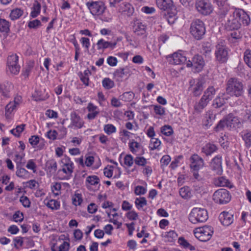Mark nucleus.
Listing matches in <instances>:
<instances>
[{
    "instance_id": "f257e3e1",
    "label": "nucleus",
    "mask_w": 251,
    "mask_h": 251,
    "mask_svg": "<svg viewBox=\"0 0 251 251\" xmlns=\"http://www.w3.org/2000/svg\"><path fill=\"white\" fill-rule=\"evenodd\" d=\"M90 13L94 17H99L103 22H110L112 16L108 12H106V6L102 1H90L86 3Z\"/></svg>"
},
{
    "instance_id": "f03ea898",
    "label": "nucleus",
    "mask_w": 251,
    "mask_h": 251,
    "mask_svg": "<svg viewBox=\"0 0 251 251\" xmlns=\"http://www.w3.org/2000/svg\"><path fill=\"white\" fill-rule=\"evenodd\" d=\"M157 7L161 10L167 11L166 15L168 22L170 24L174 23L177 19V10L172 0H156Z\"/></svg>"
},
{
    "instance_id": "7ed1b4c3",
    "label": "nucleus",
    "mask_w": 251,
    "mask_h": 251,
    "mask_svg": "<svg viewBox=\"0 0 251 251\" xmlns=\"http://www.w3.org/2000/svg\"><path fill=\"white\" fill-rule=\"evenodd\" d=\"M226 92L232 97H241L244 93L243 83L236 78H229L226 83Z\"/></svg>"
},
{
    "instance_id": "20e7f679",
    "label": "nucleus",
    "mask_w": 251,
    "mask_h": 251,
    "mask_svg": "<svg viewBox=\"0 0 251 251\" xmlns=\"http://www.w3.org/2000/svg\"><path fill=\"white\" fill-rule=\"evenodd\" d=\"M216 90L213 86L208 87L204 92L203 95L194 105V109L198 113H201L207 105L209 102L213 98Z\"/></svg>"
},
{
    "instance_id": "39448f33",
    "label": "nucleus",
    "mask_w": 251,
    "mask_h": 251,
    "mask_svg": "<svg viewBox=\"0 0 251 251\" xmlns=\"http://www.w3.org/2000/svg\"><path fill=\"white\" fill-rule=\"evenodd\" d=\"M208 213L204 208H194L189 214V221L193 224L203 223L208 219Z\"/></svg>"
},
{
    "instance_id": "423d86ee",
    "label": "nucleus",
    "mask_w": 251,
    "mask_h": 251,
    "mask_svg": "<svg viewBox=\"0 0 251 251\" xmlns=\"http://www.w3.org/2000/svg\"><path fill=\"white\" fill-rule=\"evenodd\" d=\"M190 33L196 39H201L205 33L203 22L199 19L193 21L190 26Z\"/></svg>"
},
{
    "instance_id": "0eeeda50",
    "label": "nucleus",
    "mask_w": 251,
    "mask_h": 251,
    "mask_svg": "<svg viewBox=\"0 0 251 251\" xmlns=\"http://www.w3.org/2000/svg\"><path fill=\"white\" fill-rule=\"evenodd\" d=\"M216 59L220 63H225L228 59V49L225 41L219 40L216 46L215 51Z\"/></svg>"
},
{
    "instance_id": "6e6552de",
    "label": "nucleus",
    "mask_w": 251,
    "mask_h": 251,
    "mask_svg": "<svg viewBox=\"0 0 251 251\" xmlns=\"http://www.w3.org/2000/svg\"><path fill=\"white\" fill-rule=\"evenodd\" d=\"M61 169L58 170V172H62L65 174L62 179H69L72 176L75 168L74 163L70 157L64 156L61 160Z\"/></svg>"
},
{
    "instance_id": "1a4fd4ad",
    "label": "nucleus",
    "mask_w": 251,
    "mask_h": 251,
    "mask_svg": "<svg viewBox=\"0 0 251 251\" xmlns=\"http://www.w3.org/2000/svg\"><path fill=\"white\" fill-rule=\"evenodd\" d=\"M213 227L206 226L196 228L194 231L195 237L202 242H206L209 240L213 234Z\"/></svg>"
},
{
    "instance_id": "9d476101",
    "label": "nucleus",
    "mask_w": 251,
    "mask_h": 251,
    "mask_svg": "<svg viewBox=\"0 0 251 251\" xmlns=\"http://www.w3.org/2000/svg\"><path fill=\"white\" fill-rule=\"evenodd\" d=\"M21 67L19 64V56L17 54L9 55L7 59V70L13 75H18L20 71Z\"/></svg>"
},
{
    "instance_id": "9b49d317",
    "label": "nucleus",
    "mask_w": 251,
    "mask_h": 251,
    "mask_svg": "<svg viewBox=\"0 0 251 251\" xmlns=\"http://www.w3.org/2000/svg\"><path fill=\"white\" fill-rule=\"evenodd\" d=\"M231 199L229 192L225 189H219L216 191L213 195V201L221 204L228 203Z\"/></svg>"
},
{
    "instance_id": "f8f14e48",
    "label": "nucleus",
    "mask_w": 251,
    "mask_h": 251,
    "mask_svg": "<svg viewBox=\"0 0 251 251\" xmlns=\"http://www.w3.org/2000/svg\"><path fill=\"white\" fill-rule=\"evenodd\" d=\"M195 7L198 12L203 15L210 14L212 10V6L209 0H197Z\"/></svg>"
},
{
    "instance_id": "ddd939ff",
    "label": "nucleus",
    "mask_w": 251,
    "mask_h": 251,
    "mask_svg": "<svg viewBox=\"0 0 251 251\" xmlns=\"http://www.w3.org/2000/svg\"><path fill=\"white\" fill-rule=\"evenodd\" d=\"M238 13L233 11L229 15L225 22V28L228 30H238L241 27L240 22L237 19Z\"/></svg>"
},
{
    "instance_id": "4468645a",
    "label": "nucleus",
    "mask_w": 251,
    "mask_h": 251,
    "mask_svg": "<svg viewBox=\"0 0 251 251\" xmlns=\"http://www.w3.org/2000/svg\"><path fill=\"white\" fill-rule=\"evenodd\" d=\"M204 65V61L201 56L196 55L192 58V61L189 60L186 63L188 67H193L196 72L201 71Z\"/></svg>"
},
{
    "instance_id": "2eb2a0df",
    "label": "nucleus",
    "mask_w": 251,
    "mask_h": 251,
    "mask_svg": "<svg viewBox=\"0 0 251 251\" xmlns=\"http://www.w3.org/2000/svg\"><path fill=\"white\" fill-rule=\"evenodd\" d=\"M71 123L68 126L69 128L73 129H79L82 128L84 124L83 119L75 112H73L70 114Z\"/></svg>"
},
{
    "instance_id": "dca6fc26",
    "label": "nucleus",
    "mask_w": 251,
    "mask_h": 251,
    "mask_svg": "<svg viewBox=\"0 0 251 251\" xmlns=\"http://www.w3.org/2000/svg\"><path fill=\"white\" fill-rule=\"evenodd\" d=\"M210 167L217 175H221L223 173L222 156L220 155L215 156L211 160Z\"/></svg>"
},
{
    "instance_id": "f3484780",
    "label": "nucleus",
    "mask_w": 251,
    "mask_h": 251,
    "mask_svg": "<svg viewBox=\"0 0 251 251\" xmlns=\"http://www.w3.org/2000/svg\"><path fill=\"white\" fill-rule=\"evenodd\" d=\"M226 126L230 129H236L242 126V123L237 117L229 114L226 118Z\"/></svg>"
},
{
    "instance_id": "a211bd4d",
    "label": "nucleus",
    "mask_w": 251,
    "mask_h": 251,
    "mask_svg": "<svg viewBox=\"0 0 251 251\" xmlns=\"http://www.w3.org/2000/svg\"><path fill=\"white\" fill-rule=\"evenodd\" d=\"M190 167L194 171H197L204 166L203 159L197 154H193L190 158Z\"/></svg>"
},
{
    "instance_id": "6ab92c4d",
    "label": "nucleus",
    "mask_w": 251,
    "mask_h": 251,
    "mask_svg": "<svg viewBox=\"0 0 251 251\" xmlns=\"http://www.w3.org/2000/svg\"><path fill=\"white\" fill-rule=\"evenodd\" d=\"M86 108L88 113L86 118L89 121L96 119L100 113L98 107L92 102L88 104Z\"/></svg>"
},
{
    "instance_id": "aec40b11",
    "label": "nucleus",
    "mask_w": 251,
    "mask_h": 251,
    "mask_svg": "<svg viewBox=\"0 0 251 251\" xmlns=\"http://www.w3.org/2000/svg\"><path fill=\"white\" fill-rule=\"evenodd\" d=\"M170 63L174 65H179L186 61V56L182 53L176 52L169 56Z\"/></svg>"
},
{
    "instance_id": "412c9836",
    "label": "nucleus",
    "mask_w": 251,
    "mask_h": 251,
    "mask_svg": "<svg viewBox=\"0 0 251 251\" xmlns=\"http://www.w3.org/2000/svg\"><path fill=\"white\" fill-rule=\"evenodd\" d=\"M233 12L238 13L237 19L239 22H240L241 25L242 24L245 26H247L250 24V18L249 15L244 10L238 9H235Z\"/></svg>"
},
{
    "instance_id": "4be33fe9",
    "label": "nucleus",
    "mask_w": 251,
    "mask_h": 251,
    "mask_svg": "<svg viewBox=\"0 0 251 251\" xmlns=\"http://www.w3.org/2000/svg\"><path fill=\"white\" fill-rule=\"evenodd\" d=\"M219 220L225 226H228L233 222V214L228 212L223 211L219 215Z\"/></svg>"
},
{
    "instance_id": "5701e85b",
    "label": "nucleus",
    "mask_w": 251,
    "mask_h": 251,
    "mask_svg": "<svg viewBox=\"0 0 251 251\" xmlns=\"http://www.w3.org/2000/svg\"><path fill=\"white\" fill-rule=\"evenodd\" d=\"M129 148L130 151L133 154L142 155L145 153L143 146L134 140L129 143Z\"/></svg>"
},
{
    "instance_id": "b1692460",
    "label": "nucleus",
    "mask_w": 251,
    "mask_h": 251,
    "mask_svg": "<svg viewBox=\"0 0 251 251\" xmlns=\"http://www.w3.org/2000/svg\"><path fill=\"white\" fill-rule=\"evenodd\" d=\"M57 170V164L56 161L53 159L48 160L45 164V171L48 175L51 176L55 175Z\"/></svg>"
},
{
    "instance_id": "393cba45",
    "label": "nucleus",
    "mask_w": 251,
    "mask_h": 251,
    "mask_svg": "<svg viewBox=\"0 0 251 251\" xmlns=\"http://www.w3.org/2000/svg\"><path fill=\"white\" fill-rule=\"evenodd\" d=\"M217 4L219 8V14L222 16H225L229 9V6L227 0H213Z\"/></svg>"
},
{
    "instance_id": "a878e982",
    "label": "nucleus",
    "mask_w": 251,
    "mask_h": 251,
    "mask_svg": "<svg viewBox=\"0 0 251 251\" xmlns=\"http://www.w3.org/2000/svg\"><path fill=\"white\" fill-rule=\"evenodd\" d=\"M130 75L129 69L126 67L117 69L114 73V76L117 81H121L126 77Z\"/></svg>"
},
{
    "instance_id": "bb28decb",
    "label": "nucleus",
    "mask_w": 251,
    "mask_h": 251,
    "mask_svg": "<svg viewBox=\"0 0 251 251\" xmlns=\"http://www.w3.org/2000/svg\"><path fill=\"white\" fill-rule=\"evenodd\" d=\"M133 31L137 35L147 36L146 26L139 21L137 20L134 22Z\"/></svg>"
},
{
    "instance_id": "cd10ccee",
    "label": "nucleus",
    "mask_w": 251,
    "mask_h": 251,
    "mask_svg": "<svg viewBox=\"0 0 251 251\" xmlns=\"http://www.w3.org/2000/svg\"><path fill=\"white\" fill-rule=\"evenodd\" d=\"M119 10L122 14L130 16L133 13L134 9L129 3L124 2L120 5Z\"/></svg>"
},
{
    "instance_id": "c85d7f7f",
    "label": "nucleus",
    "mask_w": 251,
    "mask_h": 251,
    "mask_svg": "<svg viewBox=\"0 0 251 251\" xmlns=\"http://www.w3.org/2000/svg\"><path fill=\"white\" fill-rule=\"evenodd\" d=\"M218 150V147L213 143H206L201 149V152L206 156L211 155Z\"/></svg>"
},
{
    "instance_id": "c756f323",
    "label": "nucleus",
    "mask_w": 251,
    "mask_h": 251,
    "mask_svg": "<svg viewBox=\"0 0 251 251\" xmlns=\"http://www.w3.org/2000/svg\"><path fill=\"white\" fill-rule=\"evenodd\" d=\"M215 118L216 115L213 113V112L211 110H208L205 114L203 121L204 125L207 127L210 126L212 125Z\"/></svg>"
},
{
    "instance_id": "7c9ffc66",
    "label": "nucleus",
    "mask_w": 251,
    "mask_h": 251,
    "mask_svg": "<svg viewBox=\"0 0 251 251\" xmlns=\"http://www.w3.org/2000/svg\"><path fill=\"white\" fill-rule=\"evenodd\" d=\"M41 9V5L40 3L37 0H35L31 8V11L30 13V16L32 18L37 17L40 14Z\"/></svg>"
},
{
    "instance_id": "2f4dec72",
    "label": "nucleus",
    "mask_w": 251,
    "mask_h": 251,
    "mask_svg": "<svg viewBox=\"0 0 251 251\" xmlns=\"http://www.w3.org/2000/svg\"><path fill=\"white\" fill-rule=\"evenodd\" d=\"M11 88V84L8 82L0 83V93L4 97H9Z\"/></svg>"
},
{
    "instance_id": "473e14b6",
    "label": "nucleus",
    "mask_w": 251,
    "mask_h": 251,
    "mask_svg": "<svg viewBox=\"0 0 251 251\" xmlns=\"http://www.w3.org/2000/svg\"><path fill=\"white\" fill-rule=\"evenodd\" d=\"M97 45L98 50H103L108 48L114 49L116 46L117 43H111L108 41H105L103 39H101L98 41Z\"/></svg>"
},
{
    "instance_id": "72a5a7b5",
    "label": "nucleus",
    "mask_w": 251,
    "mask_h": 251,
    "mask_svg": "<svg viewBox=\"0 0 251 251\" xmlns=\"http://www.w3.org/2000/svg\"><path fill=\"white\" fill-rule=\"evenodd\" d=\"M24 10L21 8H15L12 9L9 15V18L12 21H15L20 18L23 15Z\"/></svg>"
},
{
    "instance_id": "f704fd0d",
    "label": "nucleus",
    "mask_w": 251,
    "mask_h": 251,
    "mask_svg": "<svg viewBox=\"0 0 251 251\" xmlns=\"http://www.w3.org/2000/svg\"><path fill=\"white\" fill-rule=\"evenodd\" d=\"M10 23L5 19L0 18V32L7 35L10 32Z\"/></svg>"
},
{
    "instance_id": "c9c22d12",
    "label": "nucleus",
    "mask_w": 251,
    "mask_h": 251,
    "mask_svg": "<svg viewBox=\"0 0 251 251\" xmlns=\"http://www.w3.org/2000/svg\"><path fill=\"white\" fill-rule=\"evenodd\" d=\"M215 184L219 187H232L230 181L224 176L219 177L215 179Z\"/></svg>"
},
{
    "instance_id": "e433bc0d",
    "label": "nucleus",
    "mask_w": 251,
    "mask_h": 251,
    "mask_svg": "<svg viewBox=\"0 0 251 251\" xmlns=\"http://www.w3.org/2000/svg\"><path fill=\"white\" fill-rule=\"evenodd\" d=\"M178 243L181 247L185 249H188L191 251H195L196 250L195 247L190 244L188 241L183 237H180L178 238Z\"/></svg>"
},
{
    "instance_id": "4c0bfd02",
    "label": "nucleus",
    "mask_w": 251,
    "mask_h": 251,
    "mask_svg": "<svg viewBox=\"0 0 251 251\" xmlns=\"http://www.w3.org/2000/svg\"><path fill=\"white\" fill-rule=\"evenodd\" d=\"M23 166H19L16 167L17 171L16 175L19 177L23 179L28 178L30 176V173L26 169L22 167Z\"/></svg>"
},
{
    "instance_id": "58836bf2",
    "label": "nucleus",
    "mask_w": 251,
    "mask_h": 251,
    "mask_svg": "<svg viewBox=\"0 0 251 251\" xmlns=\"http://www.w3.org/2000/svg\"><path fill=\"white\" fill-rule=\"evenodd\" d=\"M100 181V178L97 176H89L87 177L85 184L87 187L91 185L96 186L99 184Z\"/></svg>"
},
{
    "instance_id": "ea45409f",
    "label": "nucleus",
    "mask_w": 251,
    "mask_h": 251,
    "mask_svg": "<svg viewBox=\"0 0 251 251\" xmlns=\"http://www.w3.org/2000/svg\"><path fill=\"white\" fill-rule=\"evenodd\" d=\"M44 203L49 208L52 210H58L60 207V201L53 199L48 201L47 202L46 200H45Z\"/></svg>"
},
{
    "instance_id": "a19ab883",
    "label": "nucleus",
    "mask_w": 251,
    "mask_h": 251,
    "mask_svg": "<svg viewBox=\"0 0 251 251\" xmlns=\"http://www.w3.org/2000/svg\"><path fill=\"white\" fill-rule=\"evenodd\" d=\"M34 66V61L30 60L27 63L25 67L23 68L22 71V75L25 77L27 78L29 76Z\"/></svg>"
},
{
    "instance_id": "79ce46f5",
    "label": "nucleus",
    "mask_w": 251,
    "mask_h": 251,
    "mask_svg": "<svg viewBox=\"0 0 251 251\" xmlns=\"http://www.w3.org/2000/svg\"><path fill=\"white\" fill-rule=\"evenodd\" d=\"M91 75V72L89 70H86L84 71V72L80 73L79 74V76L81 81L85 84L86 86L89 85V76Z\"/></svg>"
},
{
    "instance_id": "37998d69",
    "label": "nucleus",
    "mask_w": 251,
    "mask_h": 251,
    "mask_svg": "<svg viewBox=\"0 0 251 251\" xmlns=\"http://www.w3.org/2000/svg\"><path fill=\"white\" fill-rule=\"evenodd\" d=\"M135 205L138 210H141L147 205V201L145 197L137 198L135 200Z\"/></svg>"
},
{
    "instance_id": "c03bdc74",
    "label": "nucleus",
    "mask_w": 251,
    "mask_h": 251,
    "mask_svg": "<svg viewBox=\"0 0 251 251\" xmlns=\"http://www.w3.org/2000/svg\"><path fill=\"white\" fill-rule=\"evenodd\" d=\"M180 196L183 199H188L191 197V192L190 188L187 186L181 188L179 191Z\"/></svg>"
},
{
    "instance_id": "a18cd8bd",
    "label": "nucleus",
    "mask_w": 251,
    "mask_h": 251,
    "mask_svg": "<svg viewBox=\"0 0 251 251\" xmlns=\"http://www.w3.org/2000/svg\"><path fill=\"white\" fill-rule=\"evenodd\" d=\"M135 164L138 167H144L148 164V161L144 157L138 155L135 157Z\"/></svg>"
},
{
    "instance_id": "49530a36",
    "label": "nucleus",
    "mask_w": 251,
    "mask_h": 251,
    "mask_svg": "<svg viewBox=\"0 0 251 251\" xmlns=\"http://www.w3.org/2000/svg\"><path fill=\"white\" fill-rule=\"evenodd\" d=\"M103 130L106 134L110 135L115 133L117 129L116 127L112 124H108L104 126Z\"/></svg>"
},
{
    "instance_id": "de8ad7c7",
    "label": "nucleus",
    "mask_w": 251,
    "mask_h": 251,
    "mask_svg": "<svg viewBox=\"0 0 251 251\" xmlns=\"http://www.w3.org/2000/svg\"><path fill=\"white\" fill-rule=\"evenodd\" d=\"M212 51L211 45L209 43H204L202 45L201 52L205 56L210 55Z\"/></svg>"
},
{
    "instance_id": "09e8293b",
    "label": "nucleus",
    "mask_w": 251,
    "mask_h": 251,
    "mask_svg": "<svg viewBox=\"0 0 251 251\" xmlns=\"http://www.w3.org/2000/svg\"><path fill=\"white\" fill-rule=\"evenodd\" d=\"M135 161V158H134L133 157L131 154H126L124 158V165L128 167H131Z\"/></svg>"
},
{
    "instance_id": "8fccbe9b",
    "label": "nucleus",
    "mask_w": 251,
    "mask_h": 251,
    "mask_svg": "<svg viewBox=\"0 0 251 251\" xmlns=\"http://www.w3.org/2000/svg\"><path fill=\"white\" fill-rule=\"evenodd\" d=\"M83 201L82 195L75 192L72 198V201L75 206L80 205Z\"/></svg>"
},
{
    "instance_id": "3c124183",
    "label": "nucleus",
    "mask_w": 251,
    "mask_h": 251,
    "mask_svg": "<svg viewBox=\"0 0 251 251\" xmlns=\"http://www.w3.org/2000/svg\"><path fill=\"white\" fill-rule=\"evenodd\" d=\"M177 233L174 230H171L165 233L164 237L167 238L168 242H172L176 238Z\"/></svg>"
},
{
    "instance_id": "603ef678",
    "label": "nucleus",
    "mask_w": 251,
    "mask_h": 251,
    "mask_svg": "<svg viewBox=\"0 0 251 251\" xmlns=\"http://www.w3.org/2000/svg\"><path fill=\"white\" fill-rule=\"evenodd\" d=\"M24 156V153H22V154H17L15 155L14 161L16 164V167L23 166L24 165L25 163V162L23 161Z\"/></svg>"
},
{
    "instance_id": "864d4df0",
    "label": "nucleus",
    "mask_w": 251,
    "mask_h": 251,
    "mask_svg": "<svg viewBox=\"0 0 251 251\" xmlns=\"http://www.w3.org/2000/svg\"><path fill=\"white\" fill-rule=\"evenodd\" d=\"M244 60L249 67L251 68V50L248 49L244 53Z\"/></svg>"
},
{
    "instance_id": "5fc2aeb1",
    "label": "nucleus",
    "mask_w": 251,
    "mask_h": 251,
    "mask_svg": "<svg viewBox=\"0 0 251 251\" xmlns=\"http://www.w3.org/2000/svg\"><path fill=\"white\" fill-rule=\"evenodd\" d=\"M25 126V124L17 126L15 128L11 130L10 132L15 136L19 137L20 134L24 131Z\"/></svg>"
},
{
    "instance_id": "6e6d98bb",
    "label": "nucleus",
    "mask_w": 251,
    "mask_h": 251,
    "mask_svg": "<svg viewBox=\"0 0 251 251\" xmlns=\"http://www.w3.org/2000/svg\"><path fill=\"white\" fill-rule=\"evenodd\" d=\"M70 244L68 242L64 241L58 248L55 249L54 246L51 247L52 251H68L69 249Z\"/></svg>"
},
{
    "instance_id": "4d7b16f0",
    "label": "nucleus",
    "mask_w": 251,
    "mask_h": 251,
    "mask_svg": "<svg viewBox=\"0 0 251 251\" xmlns=\"http://www.w3.org/2000/svg\"><path fill=\"white\" fill-rule=\"evenodd\" d=\"M103 87L106 89H110L114 86V82L109 78H104L102 81Z\"/></svg>"
},
{
    "instance_id": "13d9d810",
    "label": "nucleus",
    "mask_w": 251,
    "mask_h": 251,
    "mask_svg": "<svg viewBox=\"0 0 251 251\" xmlns=\"http://www.w3.org/2000/svg\"><path fill=\"white\" fill-rule=\"evenodd\" d=\"M203 90L202 83L201 81H199L194 88L193 93L195 96H199Z\"/></svg>"
},
{
    "instance_id": "bf43d9fd",
    "label": "nucleus",
    "mask_w": 251,
    "mask_h": 251,
    "mask_svg": "<svg viewBox=\"0 0 251 251\" xmlns=\"http://www.w3.org/2000/svg\"><path fill=\"white\" fill-rule=\"evenodd\" d=\"M161 132L164 135L169 136L173 133V130L170 126L165 125L161 127Z\"/></svg>"
},
{
    "instance_id": "052dcab7",
    "label": "nucleus",
    "mask_w": 251,
    "mask_h": 251,
    "mask_svg": "<svg viewBox=\"0 0 251 251\" xmlns=\"http://www.w3.org/2000/svg\"><path fill=\"white\" fill-rule=\"evenodd\" d=\"M225 103V100L223 98L217 97L213 101V105L215 108L222 107Z\"/></svg>"
},
{
    "instance_id": "680f3d73",
    "label": "nucleus",
    "mask_w": 251,
    "mask_h": 251,
    "mask_svg": "<svg viewBox=\"0 0 251 251\" xmlns=\"http://www.w3.org/2000/svg\"><path fill=\"white\" fill-rule=\"evenodd\" d=\"M161 145V141L157 138H152L151 140L150 148L151 151L157 149Z\"/></svg>"
},
{
    "instance_id": "e2e57ef3",
    "label": "nucleus",
    "mask_w": 251,
    "mask_h": 251,
    "mask_svg": "<svg viewBox=\"0 0 251 251\" xmlns=\"http://www.w3.org/2000/svg\"><path fill=\"white\" fill-rule=\"evenodd\" d=\"M114 169V166L107 165L103 170L104 175L108 178L111 177L113 175Z\"/></svg>"
},
{
    "instance_id": "0e129e2a",
    "label": "nucleus",
    "mask_w": 251,
    "mask_h": 251,
    "mask_svg": "<svg viewBox=\"0 0 251 251\" xmlns=\"http://www.w3.org/2000/svg\"><path fill=\"white\" fill-rule=\"evenodd\" d=\"M42 26V24L40 20L36 19L30 21L28 23V27L29 28L36 29Z\"/></svg>"
},
{
    "instance_id": "69168bd1",
    "label": "nucleus",
    "mask_w": 251,
    "mask_h": 251,
    "mask_svg": "<svg viewBox=\"0 0 251 251\" xmlns=\"http://www.w3.org/2000/svg\"><path fill=\"white\" fill-rule=\"evenodd\" d=\"M153 110L156 115L163 116L165 114V109L161 105H153Z\"/></svg>"
},
{
    "instance_id": "338daca9",
    "label": "nucleus",
    "mask_w": 251,
    "mask_h": 251,
    "mask_svg": "<svg viewBox=\"0 0 251 251\" xmlns=\"http://www.w3.org/2000/svg\"><path fill=\"white\" fill-rule=\"evenodd\" d=\"M25 166L27 169L32 170L33 173H35L36 172L37 165L34 160H28Z\"/></svg>"
},
{
    "instance_id": "774afa93",
    "label": "nucleus",
    "mask_w": 251,
    "mask_h": 251,
    "mask_svg": "<svg viewBox=\"0 0 251 251\" xmlns=\"http://www.w3.org/2000/svg\"><path fill=\"white\" fill-rule=\"evenodd\" d=\"M61 186L59 183H55L51 187V190L55 196H58L60 194Z\"/></svg>"
}]
</instances>
